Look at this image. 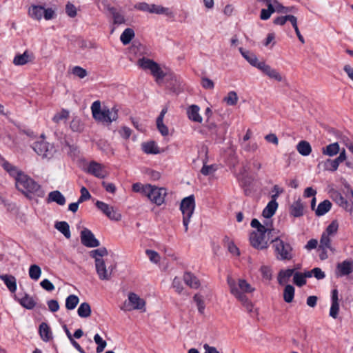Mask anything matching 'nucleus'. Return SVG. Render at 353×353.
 I'll return each mask as SVG.
<instances>
[{
    "mask_svg": "<svg viewBox=\"0 0 353 353\" xmlns=\"http://www.w3.org/2000/svg\"><path fill=\"white\" fill-rule=\"evenodd\" d=\"M150 184L143 185L141 183H135L132 185V189L134 192H139L146 196Z\"/></svg>",
    "mask_w": 353,
    "mask_h": 353,
    "instance_id": "obj_47",
    "label": "nucleus"
},
{
    "mask_svg": "<svg viewBox=\"0 0 353 353\" xmlns=\"http://www.w3.org/2000/svg\"><path fill=\"white\" fill-rule=\"evenodd\" d=\"M41 274V270L37 265H32L29 268V276L34 280L37 281Z\"/></svg>",
    "mask_w": 353,
    "mask_h": 353,
    "instance_id": "obj_45",
    "label": "nucleus"
},
{
    "mask_svg": "<svg viewBox=\"0 0 353 353\" xmlns=\"http://www.w3.org/2000/svg\"><path fill=\"white\" fill-rule=\"evenodd\" d=\"M157 128L162 136L165 137L169 134L168 128L163 122L157 123Z\"/></svg>",
    "mask_w": 353,
    "mask_h": 353,
    "instance_id": "obj_63",
    "label": "nucleus"
},
{
    "mask_svg": "<svg viewBox=\"0 0 353 353\" xmlns=\"http://www.w3.org/2000/svg\"><path fill=\"white\" fill-rule=\"evenodd\" d=\"M241 145L245 151L249 152H255L258 149V144L254 141L241 143Z\"/></svg>",
    "mask_w": 353,
    "mask_h": 353,
    "instance_id": "obj_53",
    "label": "nucleus"
},
{
    "mask_svg": "<svg viewBox=\"0 0 353 353\" xmlns=\"http://www.w3.org/2000/svg\"><path fill=\"white\" fill-rule=\"evenodd\" d=\"M119 133L122 138L128 139L131 136L132 130L128 127L123 126L119 130Z\"/></svg>",
    "mask_w": 353,
    "mask_h": 353,
    "instance_id": "obj_64",
    "label": "nucleus"
},
{
    "mask_svg": "<svg viewBox=\"0 0 353 353\" xmlns=\"http://www.w3.org/2000/svg\"><path fill=\"white\" fill-rule=\"evenodd\" d=\"M31 55L25 51L23 54H17L13 59V63L15 65H23L30 61Z\"/></svg>",
    "mask_w": 353,
    "mask_h": 353,
    "instance_id": "obj_38",
    "label": "nucleus"
},
{
    "mask_svg": "<svg viewBox=\"0 0 353 353\" xmlns=\"http://www.w3.org/2000/svg\"><path fill=\"white\" fill-rule=\"evenodd\" d=\"M19 303L23 307L28 310H32L36 305L34 299L28 294H26L23 298H21L19 300Z\"/></svg>",
    "mask_w": 353,
    "mask_h": 353,
    "instance_id": "obj_43",
    "label": "nucleus"
},
{
    "mask_svg": "<svg viewBox=\"0 0 353 353\" xmlns=\"http://www.w3.org/2000/svg\"><path fill=\"white\" fill-rule=\"evenodd\" d=\"M48 202H54L58 205H63L65 203V198L61 192L54 190L48 194Z\"/></svg>",
    "mask_w": 353,
    "mask_h": 353,
    "instance_id": "obj_25",
    "label": "nucleus"
},
{
    "mask_svg": "<svg viewBox=\"0 0 353 353\" xmlns=\"http://www.w3.org/2000/svg\"><path fill=\"white\" fill-rule=\"evenodd\" d=\"M339 165V164L337 163L335 159H327L318 164L319 168H323L324 170L329 172H335L337 170Z\"/></svg>",
    "mask_w": 353,
    "mask_h": 353,
    "instance_id": "obj_26",
    "label": "nucleus"
},
{
    "mask_svg": "<svg viewBox=\"0 0 353 353\" xmlns=\"http://www.w3.org/2000/svg\"><path fill=\"white\" fill-rule=\"evenodd\" d=\"M275 256L278 260L290 261L293 258V249L291 245L280 237L272 240Z\"/></svg>",
    "mask_w": 353,
    "mask_h": 353,
    "instance_id": "obj_7",
    "label": "nucleus"
},
{
    "mask_svg": "<svg viewBox=\"0 0 353 353\" xmlns=\"http://www.w3.org/2000/svg\"><path fill=\"white\" fill-rule=\"evenodd\" d=\"M91 111L93 118L102 123L110 124L118 119V109L116 107L109 108L104 106L102 108L99 101L92 103Z\"/></svg>",
    "mask_w": 353,
    "mask_h": 353,
    "instance_id": "obj_5",
    "label": "nucleus"
},
{
    "mask_svg": "<svg viewBox=\"0 0 353 353\" xmlns=\"http://www.w3.org/2000/svg\"><path fill=\"white\" fill-rule=\"evenodd\" d=\"M91 307L87 302L80 304L77 310L78 315L81 318H88L91 315Z\"/></svg>",
    "mask_w": 353,
    "mask_h": 353,
    "instance_id": "obj_40",
    "label": "nucleus"
},
{
    "mask_svg": "<svg viewBox=\"0 0 353 353\" xmlns=\"http://www.w3.org/2000/svg\"><path fill=\"white\" fill-rule=\"evenodd\" d=\"M239 50L242 55V57L253 67L259 68V66L263 63V61H259L256 55L247 50L243 49V48H239Z\"/></svg>",
    "mask_w": 353,
    "mask_h": 353,
    "instance_id": "obj_18",
    "label": "nucleus"
},
{
    "mask_svg": "<svg viewBox=\"0 0 353 353\" xmlns=\"http://www.w3.org/2000/svg\"><path fill=\"white\" fill-rule=\"evenodd\" d=\"M194 301L196 304V306L198 307V310L201 314H203L205 310V303L203 299L202 296L199 294H196L194 297Z\"/></svg>",
    "mask_w": 353,
    "mask_h": 353,
    "instance_id": "obj_51",
    "label": "nucleus"
},
{
    "mask_svg": "<svg viewBox=\"0 0 353 353\" xmlns=\"http://www.w3.org/2000/svg\"><path fill=\"white\" fill-rule=\"evenodd\" d=\"M294 269H282L277 275V281L279 285H283L288 283L290 279L294 276Z\"/></svg>",
    "mask_w": 353,
    "mask_h": 353,
    "instance_id": "obj_24",
    "label": "nucleus"
},
{
    "mask_svg": "<svg viewBox=\"0 0 353 353\" xmlns=\"http://www.w3.org/2000/svg\"><path fill=\"white\" fill-rule=\"evenodd\" d=\"M311 276L312 273L310 272H305V273L294 272L293 282L296 285L301 287L306 283V278Z\"/></svg>",
    "mask_w": 353,
    "mask_h": 353,
    "instance_id": "obj_28",
    "label": "nucleus"
},
{
    "mask_svg": "<svg viewBox=\"0 0 353 353\" xmlns=\"http://www.w3.org/2000/svg\"><path fill=\"white\" fill-rule=\"evenodd\" d=\"M94 341L97 344L96 351L97 353H101L106 347V342L104 341L99 334H96L94 336Z\"/></svg>",
    "mask_w": 353,
    "mask_h": 353,
    "instance_id": "obj_49",
    "label": "nucleus"
},
{
    "mask_svg": "<svg viewBox=\"0 0 353 353\" xmlns=\"http://www.w3.org/2000/svg\"><path fill=\"white\" fill-rule=\"evenodd\" d=\"M90 256L94 259L95 269L101 280L108 281L111 279L114 266L107 265L104 257L108 256V250L105 248H100L90 252Z\"/></svg>",
    "mask_w": 353,
    "mask_h": 353,
    "instance_id": "obj_3",
    "label": "nucleus"
},
{
    "mask_svg": "<svg viewBox=\"0 0 353 353\" xmlns=\"http://www.w3.org/2000/svg\"><path fill=\"white\" fill-rule=\"evenodd\" d=\"M227 282L230 287L231 294L239 301L245 304L248 310L251 311L252 305L251 303L248 301L245 294L254 292V288L245 279H240L236 281L231 276H228Z\"/></svg>",
    "mask_w": 353,
    "mask_h": 353,
    "instance_id": "obj_4",
    "label": "nucleus"
},
{
    "mask_svg": "<svg viewBox=\"0 0 353 353\" xmlns=\"http://www.w3.org/2000/svg\"><path fill=\"white\" fill-rule=\"evenodd\" d=\"M107 9L112 15L113 23L115 25H123L126 23L124 14L114 7L108 6Z\"/></svg>",
    "mask_w": 353,
    "mask_h": 353,
    "instance_id": "obj_22",
    "label": "nucleus"
},
{
    "mask_svg": "<svg viewBox=\"0 0 353 353\" xmlns=\"http://www.w3.org/2000/svg\"><path fill=\"white\" fill-rule=\"evenodd\" d=\"M338 229L339 223L336 220H334L331 222L323 233L332 237L336 234Z\"/></svg>",
    "mask_w": 353,
    "mask_h": 353,
    "instance_id": "obj_46",
    "label": "nucleus"
},
{
    "mask_svg": "<svg viewBox=\"0 0 353 353\" xmlns=\"http://www.w3.org/2000/svg\"><path fill=\"white\" fill-rule=\"evenodd\" d=\"M39 335L43 341L48 342L52 339V333L50 327L46 323H42L39 325Z\"/></svg>",
    "mask_w": 353,
    "mask_h": 353,
    "instance_id": "obj_30",
    "label": "nucleus"
},
{
    "mask_svg": "<svg viewBox=\"0 0 353 353\" xmlns=\"http://www.w3.org/2000/svg\"><path fill=\"white\" fill-rule=\"evenodd\" d=\"M95 205L110 219L114 221H120L121 219V214L113 206L100 201H97Z\"/></svg>",
    "mask_w": 353,
    "mask_h": 353,
    "instance_id": "obj_14",
    "label": "nucleus"
},
{
    "mask_svg": "<svg viewBox=\"0 0 353 353\" xmlns=\"http://www.w3.org/2000/svg\"><path fill=\"white\" fill-rule=\"evenodd\" d=\"M278 206L279 204L276 201L271 200L269 201L263 210V216L267 219L271 218L275 214Z\"/></svg>",
    "mask_w": 353,
    "mask_h": 353,
    "instance_id": "obj_27",
    "label": "nucleus"
},
{
    "mask_svg": "<svg viewBox=\"0 0 353 353\" xmlns=\"http://www.w3.org/2000/svg\"><path fill=\"white\" fill-rule=\"evenodd\" d=\"M339 312V303H332L330 309V316L333 319H336Z\"/></svg>",
    "mask_w": 353,
    "mask_h": 353,
    "instance_id": "obj_58",
    "label": "nucleus"
},
{
    "mask_svg": "<svg viewBox=\"0 0 353 353\" xmlns=\"http://www.w3.org/2000/svg\"><path fill=\"white\" fill-rule=\"evenodd\" d=\"M259 70L267 75L270 79H274L278 82H281L284 79L283 76L276 70L266 64L265 61H263L261 65L259 66Z\"/></svg>",
    "mask_w": 353,
    "mask_h": 353,
    "instance_id": "obj_17",
    "label": "nucleus"
},
{
    "mask_svg": "<svg viewBox=\"0 0 353 353\" xmlns=\"http://www.w3.org/2000/svg\"><path fill=\"white\" fill-rule=\"evenodd\" d=\"M41 286L48 292L53 291L54 290V285L48 279H45L40 283Z\"/></svg>",
    "mask_w": 353,
    "mask_h": 353,
    "instance_id": "obj_62",
    "label": "nucleus"
},
{
    "mask_svg": "<svg viewBox=\"0 0 353 353\" xmlns=\"http://www.w3.org/2000/svg\"><path fill=\"white\" fill-rule=\"evenodd\" d=\"M32 148L38 155L48 159L53 158L57 152L54 145L43 139L34 142Z\"/></svg>",
    "mask_w": 353,
    "mask_h": 353,
    "instance_id": "obj_10",
    "label": "nucleus"
},
{
    "mask_svg": "<svg viewBox=\"0 0 353 353\" xmlns=\"http://www.w3.org/2000/svg\"><path fill=\"white\" fill-rule=\"evenodd\" d=\"M81 196L79 198V203H82L85 201L89 200L91 198V194L86 188L82 187L80 190Z\"/></svg>",
    "mask_w": 353,
    "mask_h": 353,
    "instance_id": "obj_55",
    "label": "nucleus"
},
{
    "mask_svg": "<svg viewBox=\"0 0 353 353\" xmlns=\"http://www.w3.org/2000/svg\"><path fill=\"white\" fill-rule=\"evenodd\" d=\"M295 289L291 285H286L283 290V300L290 303L292 302L294 297Z\"/></svg>",
    "mask_w": 353,
    "mask_h": 353,
    "instance_id": "obj_41",
    "label": "nucleus"
},
{
    "mask_svg": "<svg viewBox=\"0 0 353 353\" xmlns=\"http://www.w3.org/2000/svg\"><path fill=\"white\" fill-rule=\"evenodd\" d=\"M335 202L349 212H353V201L345 199L341 194L336 193L334 198Z\"/></svg>",
    "mask_w": 353,
    "mask_h": 353,
    "instance_id": "obj_21",
    "label": "nucleus"
},
{
    "mask_svg": "<svg viewBox=\"0 0 353 353\" xmlns=\"http://www.w3.org/2000/svg\"><path fill=\"white\" fill-rule=\"evenodd\" d=\"M28 16L36 21H41L43 17L49 21L56 17V9L52 8H45L42 6L31 5L28 10Z\"/></svg>",
    "mask_w": 353,
    "mask_h": 353,
    "instance_id": "obj_8",
    "label": "nucleus"
},
{
    "mask_svg": "<svg viewBox=\"0 0 353 353\" xmlns=\"http://www.w3.org/2000/svg\"><path fill=\"white\" fill-rule=\"evenodd\" d=\"M72 74L79 79H83L88 75L86 70L80 66L73 67L72 68Z\"/></svg>",
    "mask_w": 353,
    "mask_h": 353,
    "instance_id": "obj_52",
    "label": "nucleus"
},
{
    "mask_svg": "<svg viewBox=\"0 0 353 353\" xmlns=\"http://www.w3.org/2000/svg\"><path fill=\"white\" fill-rule=\"evenodd\" d=\"M319 249L320 250H329L331 252H334L335 250L332 246L331 236L323 233L320 239Z\"/></svg>",
    "mask_w": 353,
    "mask_h": 353,
    "instance_id": "obj_34",
    "label": "nucleus"
},
{
    "mask_svg": "<svg viewBox=\"0 0 353 353\" xmlns=\"http://www.w3.org/2000/svg\"><path fill=\"white\" fill-rule=\"evenodd\" d=\"M86 172L99 179H104L108 176L105 166L94 161L88 163Z\"/></svg>",
    "mask_w": 353,
    "mask_h": 353,
    "instance_id": "obj_16",
    "label": "nucleus"
},
{
    "mask_svg": "<svg viewBox=\"0 0 353 353\" xmlns=\"http://www.w3.org/2000/svg\"><path fill=\"white\" fill-rule=\"evenodd\" d=\"M200 108L196 105H191L187 109L188 117L192 121L201 123L203 118L199 114Z\"/></svg>",
    "mask_w": 353,
    "mask_h": 353,
    "instance_id": "obj_20",
    "label": "nucleus"
},
{
    "mask_svg": "<svg viewBox=\"0 0 353 353\" xmlns=\"http://www.w3.org/2000/svg\"><path fill=\"white\" fill-rule=\"evenodd\" d=\"M194 209L195 201L193 195L188 196L181 201L180 210L183 214V225L185 232L188 230V225Z\"/></svg>",
    "mask_w": 353,
    "mask_h": 353,
    "instance_id": "obj_9",
    "label": "nucleus"
},
{
    "mask_svg": "<svg viewBox=\"0 0 353 353\" xmlns=\"http://www.w3.org/2000/svg\"><path fill=\"white\" fill-rule=\"evenodd\" d=\"M69 117V112L66 110H61L60 112H57L52 117V121L55 123H59L61 121H65Z\"/></svg>",
    "mask_w": 353,
    "mask_h": 353,
    "instance_id": "obj_44",
    "label": "nucleus"
},
{
    "mask_svg": "<svg viewBox=\"0 0 353 353\" xmlns=\"http://www.w3.org/2000/svg\"><path fill=\"white\" fill-rule=\"evenodd\" d=\"M296 150L300 154L307 157L312 152V147L309 142L301 141L296 145Z\"/></svg>",
    "mask_w": 353,
    "mask_h": 353,
    "instance_id": "obj_37",
    "label": "nucleus"
},
{
    "mask_svg": "<svg viewBox=\"0 0 353 353\" xmlns=\"http://www.w3.org/2000/svg\"><path fill=\"white\" fill-rule=\"evenodd\" d=\"M216 168L214 165H204L201 170L202 174L207 176L214 173Z\"/></svg>",
    "mask_w": 353,
    "mask_h": 353,
    "instance_id": "obj_56",
    "label": "nucleus"
},
{
    "mask_svg": "<svg viewBox=\"0 0 353 353\" xmlns=\"http://www.w3.org/2000/svg\"><path fill=\"white\" fill-rule=\"evenodd\" d=\"M79 302V299L77 295L70 294L65 299V307L68 310H74Z\"/></svg>",
    "mask_w": 353,
    "mask_h": 353,
    "instance_id": "obj_42",
    "label": "nucleus"
},
{
    "mask_svg": "<svg viewBox=\"0 0 353 353\" xmlns=\"http://www.w3.org/2000/svg\"><path fill=\"white\" fill-rule=\"evenodd\" d=\"M137 65L143 70L150 71L157 83H160L167 75L162 68L154 61L143 57L137 61Z\"/></svg>",
    "mask_w": 353,
    "mask_h": 353,
    "instance_id": "obj_6",
    "label": "nucleus"
},
{
    "mask_svg": "<svg viewBox=\"0 0 353 353\" xmlns=\"http://www.w3.org/2000/svg\"><path fill=\"white\" fill-rule=\"evenodd\" d=\"M261 272L263 277L267 280H270L272 278V270L270 267L266 265L261 266Z\"/></svg>",
    "mask_w": 353,
    "mask_h": 353,
    "instance_id": "obj_59",
    "label": "nucleus"
},
{
    "mask_svg": "<svg viewBox=\"0 0 353 353\" xmlns=\"http://www.w3.org/2000/svg\"><path fill=\"white\" fill-rule=\"evenodd\" d=\"M141 148L146 154H157L160 152L159 147L154 141L143 143L141 144Z\"/></svg>",
    "mask_w": 353,
    "mask_h": 353,
    "instance_id": "obj_35",
    "label": "nucleus"
},
{
    "mask_svg": "<svg viewBox=\"0 0 353 353\" xmlns=\"http://www.w3.org/2000/svg\"><path fill=\"white\" fill-rule=\"evenodd\" d=\"M340 152L339 144L337 142L330 143L322 148V154L328 157H334Z\"/></svg>",
    "mask_w": 353,
    "mask_h": 353,
    "instance_id": "obj_29",
    "label": "nucleus"
},
{
    "mask_svg": "<svg viewBox=\"0 0 353 353\" xmlns=\"http://www.w3.org/2000/svg\"><path fill=\"white\" fill-rule=\"evenodd\" d=\"M54 228L63 234L66 239L71 237L70 225L66 221H58L55 223Z\"/></svg>",
    "mask_w": 353,
    "mask_h": 353,
    "instance_id": "obj_36",
    "label": "nucleus"
},
{
    "mask_svg": "<svg viewBox=\"0 0 353 353\" xmlns=\"http://www.w3.org/2000/svg\"><path fill=\"white\" fill-rule=\"evenodd\" d=\"M0 279L4 282L11 292H14L17 290V282L14 276L8 274L0 275Z\"/></svg>",
    "mask_w": 353,
    "mask_h": 353,
    "instance_id": "obj_32",
    "label": "nucleus"
},
{
    "mask_svg": "<svg viewBox=\"0 0 353 353\" xmlns=\"http://www.w3.org/2000/svg\"><path fill=\"white\" fill-rule=\"evenodd\" d=\"M3 168L14 179L17 188L26 196L39 190L40 185L17 167L6 161Z\"/></svg>",
    "mask_w": 353,
    "mask_h": 353,
    "instance_id": "obj_1",
    "label": "nucleus"
},
{
    "mask_svg": "<svg viewBox=\"0 0 353 353\" xmlns=\"http://www.w3.org/2000/svg\"><path fill=\"white\" fill-rule=\"evenodd\" d=\"M250 225L256 229L250 235V244L258 250L266 249L270 241V234L272 231V223L266 222L263 225L256 219H254Z\"/></svg>",
    "mask_w": 353,
    "mask_h": 353,
    "instance_id": "obj_2",
    "label": "nucleus"
},
{
    "mask_svg": "<svg viewBox=\"0 0 353 353\" xmlns=\"http://www.w3.org/2000/svg\"><path fill=\"white\" fill-rule=\"evenodd\" d=\"M183 281L192 288L197 289L200 286L199 279L192 274L186 272L183 275Z\"/></svg>",
    "mask_w": 353,
    "mask_h": 353,
    "instance_id": "obj_33",
    "label": "nucleus"
},
{
    "mask_svg": "<svg viewBox=\"0 0 353 353\" xmlns=\"http://www.w3.org/2000/svg\"><path fill=\"white\" fill-rule=\"evenodd\" d=\"M145 254L148 256L150 262L155 264H157L160 262L161 256L157 252L152 250H146Z\"/></svg>",
    "mask_w": 353,
    "mask_h": 353,
    "instance_id": "obj_50",
    "label": "nucleus"
},
{
    "mask_svg": "<svg viewBox=\"0 0 353 353\" xmlns=\"http://www.w3.org/2000/svg\"><path fill=\"white\" fill-rule=\"evenodd\" d=\"M167 191L165 188L150 185V188H148L145 196H147L152 203L157 205H161L164 203Z\"/></svg>",
    "mask_w": 353,
    "mask_h": 353,
    "instance_id": "obj_13",
    "label": "nucleus"
},
{
    "mask_svg": "<svg viewBox=\"0 0 353 353\" xmlns=\"http://www.w3.org/2000/svg\"><path fill=\"white\" fill-rule=\"evenodd\" d=\"M70 128L74 132H80L83 129V125L78 118H74L70 123Z\"/></svg>",
    "mask_w": 353,
    "mask_h": 353,
    "instance_id": "obj_54",
    "label": "nucleus"
},
{
    "mask_svg": "<svg viewBox=\"0 0 353 353\" xmlns=\"http://www.w3.org/2000/svg\"><path fill=\"white\" fill-rule=\"evenodd\" d=\"M134 8L137 10L150 14H165L169 17L173 16L172 12L168 8L154 3L150 4L143 1L139 2L134 6Z\"/></svg>",
    "mask_w": 353,
    "mask_h": 353,
    "instance_id": "obj_12",
    "label": "nucleus"
},
{
    "mask_svg": "<svg viewBox=\"0 0 353 353\" xmlns=\"http://www.w3.org/2000/svg\"><path fill=\"white\" fill-rule=\"evenodd\" d=\"M341 141L349 149V150L353 154V142L349 139V137L345 134L341 135L339 137Z\"/></svg>",
    "mask_w": 353,
    "mask_h": 353,
    "instance_id": "obj_57",
    "label": "nucleus"
},
{
    "mask_svg": "<svg viewBox=\"0 0 353 353\" xmlns=\"http://www.w3.org/2000/svg\"><path fill=\"white\" fill-rule=\"evenodd\" d=\"M279 1L277 0H268L265 4L268 6L266 10H269L272 14L277 12V4Z\"/></svg>",
    "mask_w": 353,
    "mask_h": 353,
    "instance_id": "obj_60",
    "label": "nucleus"
},
{
    "mask_svg": "<svg viewBox=\"0 0 353 353\" xmlns=\"http://www.w3.org/2000/svg\"><path fill=\"white\" fill-rule=\"evenodd\" d=\"M65 12L70 17H74L77 15V8L72 3H68L65 6Z\"/></svg>",
    "mask_w": 353,
    "mask_h": 353,
    "instance_id": "obj_61",
    "label": "nucleus"
},
{
    "mask_svg": "<svg viewBox=\"0 0 353 353\" xmlns=\"http://www.w3.org/2000/svg\"><path fill=\"white\" fill-rule=\"evenodd\" d=\"M304 205L300 199L294 201L290 207V214L294 217L303 215Z\"/></svg>",
    "mask_w": 353,
    "mask_h": 353,
    "instance_id": "obj_23",
    "label": "nucleus"
},
{
    "mask_svg": "<svg viewBox=\"0 0 353 353\" xmlns=\"http://www.w3.org/2000/svg\"><path fill=\"white\" fill-rule=\"evenodd\" d=\"M239 100V97L237 94L234 91H230L228 92V95L223 99V101L228 105H235Z\"/></svg>",
    "mask_w": 353,
    "mask_h": 353,
    "instance_id": "obj_48",
    "label": "nucleus"
},
{
    "mask_svg": "<svg viewBox=\"0 0 353 353\" xmlns=\"http://www.w3.org/2000/svg\"><path fill=\"white\" fill-rule=\"evenodd\" d=\"M332 203L329 200L321 202L315 210V214L321 216L327 213L332 208Z\"/></svg>",
    "mask_w": 353,
    "mask_h": 353,
    "instance_id": "obj_31",
    "label": "nucleus"
},
{
    "mask_svg": "<svg viewBox=\"0 0 353 353\" xmlns=\"http://www.w3.org/2000/svg\"><path fill=\"white\" fill-rule=\"evenodd\" d=\"M121 309L123 311L140 310L145 311V301L138 294L130 292L128 299L123 303Z\"/></svg>",
    "mask_w": 353,
    "mask_h": 353,
    "instance_id": "obj_11",
    "label": "nucleus"
},
{
    "mask_svg": "<svg viewBox=\"0 0 353 353\" xmlns=\"http://www.w3.org/2000/svg\"><path fill=\"white\" fill-rule=\"evenodd\" d=\"M353 271V264L350 261H344L338 263L336 274L338 276H343L350 274Z\"/></svg>",
    "mask_w": 353,
    "mask_h": 353,
    "instance_id": "obj_19",
    "label": "nucleus"
},
{
    "mask_svg": "<svg viewBox=\"0 0 353 353\" xmlns=\"http://www.w3.org/2000/svg\"><path fill=\"white\" fill-rule=\"evenodd\" d=\"M134 31L130 28L124 30L120 36V40L123 45H128L134 37Z\"/></svg>",
    "mask_w": 353,
    "mask_h": 353,
    "instance_id": "obj_39",
    "label": "nucleus"
},
{
    "mask_svg": "<svg viewBox=\"0 0 353 353\" xmlns=\"http://www.w3.org/2000/svg\"><path fill=\"white\" fill-rule=\"evenodd\" d=\"M81 243L88 248H96L99 246L100 243L94 234L88 228H84L80 234Z\"/></svg>",
    "mask_w": 353,
    "mask_h": 353,
    "instance_id": "obj_15",
    "label": "nucleus"
}]
</instances>
